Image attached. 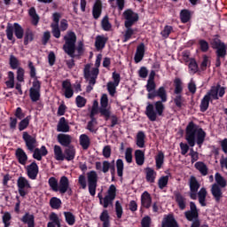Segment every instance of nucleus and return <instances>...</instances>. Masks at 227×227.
<instances>
[{"label": "nucleus", "instance_id": "obj_56", "mask_svg": "<svg viewBox=\"0 0 227 227\" xmlns=\"http://www.w3.org/2000/svg\"><path fill=\"white\" fill-rule=\"evenodd\" d=\"M50 205H51V208L58 209V208H59V207H61V200H59L56 197H53L50 200Z\"/></svg>", "mask_w": 227, "mask_h": 227}, {"label": "nucleus", "instance_id": "obj_14", "mask_svg": "<svg viewBox=\"0 0 227 227\" xmlns=\"http://www.w3.org/2000/svg\"><path fill=\"white\" fill-rule=\"evenodd\" d=\"M190 185V198L192 200H197L198 198V190L200 189V183L194 176H192L189 180Z\"/></svg>", "mask_w": 227, "mask_h": 227}, {"label": "nucleus", "instance_id": "obj_19", "mask_svg": "<svg viewBox=\"0 0 227 227\" xmlns=\"http://www.w3.org/2000/svg\"><path fill=\"white\" fill-rule=\"evenodd\" d=\"M50 222L47 223V227H61V218L58 214L52 212L49 215Z\"/></svg>", "mask_w": 227, "mask_h": 227}, {"label": "nucleus", "instance_id": "obj_46", "mask_svg": "<svg viewBox=\"0 0 227 227\" xmlns=\"http://www.w3.org/2000/svg\"><path fill=\"white\" fill-rule=\"evenodd\" d=\"M155 162H156V168L158 169H160L162 168V165L164 164V153L159 152L158 154L155 156Z\"/></svg>", "mask_w": 227, "mask_h": 227}, {"label": "nucleus", "instance_id": "obj_4", "mask_svg": "<svg viewBox=\"0 0 227 227\" xmlns=\"http://www.w3.org/2000/svg\"><path fill=\"white\" fill-rule=\"evenodd\" d=\"M65 44L63 45V50L66 54H68L70 58H74L75 54V42H77V36L74 32H67L64 36Z\"/></svg>", "mask_w": 227, "mask_h": 227}, {"label": "nucleus", "instance_id": "obj_40", "mask_svg": "<svg viewBox=\"0 0 227 227\" xmlns=\"http://www.w3.org/2000/svg\"><path fill=\"white\" fill-rule=\"evenodd\" d=\"M80 145L83 150H88L90 148V137L86 134H82L80 136Z\"/></svg>", "mask_w": 227, "mask_h": 227}, {"label": "nucleus", "instance_id": "obj_12", "mask_svg": "<svg viewBox=\"0 0 227 227\" xmlns=\"http://www.w3.org/2000/svg\"><path fill=\"white\" fill-rule=\"evenodd\" d=\"M40 88H42V83L35 78L29 90L32 102H38L40 100Z\"/></svg>", "mask_w": 227, "mask_h": 227}, {"label": "nucleus", "instance_id": "obj_50", "mask_svg": "<svg viewBox=\"0 0 227 227\" xmlns=\"http://www.w3.org/2000/svg\"><path fill=\"white\" fill-rule=\"evenodd\" d=\"M180 19L183 24H186V22L191 20V12H189V10L181 11Z\"/></svg>", "mask_w": 227, "mask_h": 227}, {"label": "nucleus", "instance_id": "obj_23", "mask_svg": "<svg viewBox=\"0 0 227 227\" xmlns=\"http://www.w3.org/2000/svg\"><path fill=\"white\" fill-rule=\"evenodd\" d=\"M176 198V203H177L178 207L180 210H185V207H187V199L182 195L180 192L175 193Z\"/></svg>", "mask_w": 227, "mask_h": 227}, {"label": "nucleus", "instance_id": "obj_60", "mask_svg": "<svg viewBox=\"0 0 227 227\" xmlns=\"http://www.w3.org/2000/svg\"><path fill=\"white\" fill-rule=\"evenodd\" d=\"M51 33L55 38H59L61 36V32L59 31V25L51 24Z\"/></svg>", "mask_w": 227, "mask_h": 227}, {"label": "nucleus", "instance_id": "obj_24", "mask_svg": "<svg viewBox=\"0 0 227 227\" xmlns=\"http://www.w3.org/2000/svg\"><path fill=\"white\" fill-rule=\"evenodd\" d=\"M107 40L108 38L106 35H98L95 41V47L97 51H102V49L106 47V43H107Z\"/></svg>", "mask_w": 227, "mask_h": 227}, {"label": "nucleus", "instance_id": "obj_61", "mask_svg": "<svg viewBox=\"0 0 227 227\" xmlns=\"http://www.w3.org/2000/svg\"><path fill=\"white\" fill-rule=\"evenodd\" d=\"M132 148L128 147L125 151V160L128 162V164H131L132 162Z\"/></svg>", "mask_w": 227, "mask_h": 227}, {"label": "nucleus", "instance_id": "obj_54", "mask_svg": "<svg viewBox=\"0 0 227 227\" xmlns=\"http://www.w3.org/2000/svg\"><path fill=\"white\" fill-rule=\"evenodd\" d=\"M101 26L104 31H111V23L109 22V18L106 16L102 21H101Z\"/></svg>", "mask_w": 227, "mask_h": 227}, {"label": "nucleus", "instance_id": "obj_53", "mask_svg": "<svg viewBox=\"0 0 227 227\" xmlns=\"http://www.w3.org/2000/svg\"><path fill=\"white\" fill-rule=\"evenodd\" d=\"M116 168H117L118 176H121V177L123 176V168H124L123 160L121 159L117 160Z\"/></svg>", "mask_w": 227, "mask_h": 227}, {"label": "nucleus", "instance_id": "obj_35", "mask_svg": "<svg viewBox=\"0 0 227 227\" xmlns=\"http://www.w3.org/2000/svg\"><path fill=\"white\" fill-rule=\"evenodd\" d=\"M53 153L56 160H65V153H63L61 146L54 145Z\"/></svg>", "mask_w": 227, "mask_h": 227}, {"label": "nucleus", "instance_id": "obj_25", "mask_svg": "<svg viewBox=\"0 0 227 227\" xmlns=\"http://www.w3.org/2000/svg\"><path fill=\"white\" fill-rule=\"evenodd\" d=\"M57 139L62 146H68L72 143V137L67 134H59Z\"/></svg>", "mask_w": 227, "mask_h": 227}, {"label": "nucleus", "instance_id": "obj_33", "mask_svg": "<svg viewBox=\"0 0 227 227\" xmlns=\"http://www.w3.org/2000/svg\"><path fill=\"white\" fill-rule=\"evenodd\" d=\"M141 203L142 206L145 207V208H150V207H152V197L150 196V193L145 192L142 194Z\"/></svg>", "mask_w": 227, "mask_h": 227}, {"label": "nucleus", "instance_id": "obj_17", "mask_svg": "<svg viewBox=\"0 0 227 227\" xmlns=\"http://www.w3.org/2000/svg\"><path fill=\"white\" fill-rule=\"evenodd\" d=\"M185 217L188 221L198 219V207L194 202H190V210L184 213Z\"/></svg>", "mask_w": 227, "mask_h": 227}, {"label": "nucleus", "instance_id": "obj_55", "mask_svg": "<svg viewBox=\"0 0 227 227\" xmlns=\"http://www.w3.org/2000/svg\"><path fill=\"white\" fill-rule=\"evenodd\" d=\"M111 168L114 169V160H113L112 163L107 160L103 161V173H107V171H109Z\"/></svg>", "mask_w": 227, "mask_h": 227}, {"label": "nucleus", "instance_id": "obj_18", "mask_svg": "<svg viewBox=\"0 0 227 227\" xmlns=\"http://www.w3.org/2000/svg\"><path fill=\"white\" fill-rule=\"evenodd\" d=\"M16 159L18 160L19 163L22 166H26L27 164V154L22 148H18L15 153Z\"/></svg>", "mask_w": 227, "mask_h": 227}, {"label": "nucleus", "instance_id": "obj_20", "mask_svg": "<svg viewBox=\"0 0 227 227\" xmlns=\"http://www.w3.org/2000/svg\"><path fill=\"white\" fill-rule=\"evenodd\" d=\"M62 90L66 98H72L74 97V89H72V83L68 81L63 82Z\"/></svg>", "mask_w": 227, "mask_h": 227}, {"label": "nucleus", "instance_id": "obj_2", "mask_svg": "<svg viewBox=\"0 0 227 227\" xmlns=\"http://www.w3.org/2000/svg\"><path fill=\"white\" fill-rule=\"evenodd\" d=\"M205 137H207V133L200 126L194 124V122H190L186 127V141L190 146L194 147V145H199L201 146L205 143Z\"/></svg>", "mask_w": 227, "mask_h": 227}, {"label": "nucleus", "instance_id": "obj_10", "mask_svg": "<svg viewBox=\"0 0 227 227\" xmlns=\"http://www.w3.org/2000/svg\"><path fill=\"white\" fill-rule=\"evenodd\" d=\"M17 185L18 192L22 197L26 196L29 191H31V184H29V181L24 176H20L18 178Z\"/></svg>", "mask_w": 227, "mask_h": 227}, {"label": "nucleus", "instance_id": "obj_58", "mask_svg": "<svg viewBox=\"0 0 227 227\" xmlns=\"http://www.w3.org/2000/svg\"><path fill=\"white\" fill-rule=\"evenodd\" d=\"M168 182H169V176H161L158 181V185L160 189H164V187L168 185Z\"/></svg>", "mask_w": 227, "mask_h": 227}, {"label": "nucleus", "instance_id": "obj_1", "mask_svg": "<svg viewBox=\"0 0 227 227\" xmlns=\"http://www.w3.org/2000/svg\"><path fill=\"white\" fill-rule=\"evenodd\" d=\"M156 95L160 98V101H156L154 106L152 103H147V106L145 108V115L150 121H156L158 116H162L165 109L163 102H168V92H166V89L164 87H160L156 90Z\"/></svg>", "mask_w": 227, "mask_h": 227}, {"label": "nucleus", "instance_id": "obj_47", "mask_svg": "<svg viewBox=\"0 0 227 227\" xmlns=\"http://www.w3.org/2000/svg\"><path fill=\"white\" fill-rule=\"evenodd\" d=\"M21 221L25 223V224H27V226H33L35 225V216L33 215L26 214Z\"/></svg>", "mask_w": 227, "mask_h": 227}, {"label": "nucleus", "instance_id": "obj_11", "mask_svg": "<svg viewBox=\"0 0 227 227\" xmlns=\"http://www.w3.org/2000/svg\"><path fill=\"white\" fill-rule=\"evenodd\" d=\"M87 180L89 185V192L90 196H95V194L97 193V182L98 180V176L97 175V172L92 170L87 173Z\"/></svg>", "mask_w": 227, "mask_h": 227}, {"label": "nucleus", "instance_id": "obj_59", "mask_svg": "<svg viewBox=\"0 0 227 227\" xmlns=\"http://www.w3.org/2000/svg\"><path fill=\"white\" fill-rule=\"evenodd\" d=\"M126 31L124 32V39L123 42H129V40H130V38H132V35H134V29L131 28V27H126Z\"/></svg>", "mask_w": 227, "mask_h": 227}, {"label": "nucleus", "instance_id": "obj_30", "mask_svg": "<svg viewBox=\"0 0 227 227\" xmlns=\"http://www.w3.org/2000/svg\"><path fill=\"white\" fill-rule=\"evenodd\" d=\"M154 79H155V73L152 72L150 74V76H149V79H148L147 84H146V90H147L148 93H152V91H155L156 85H155Z\"/></svg>", "mask_w": 227, "mask_h": 227}, {"label": "nucleus", "instance_id": "obj_37", "mask_svg": "<svg viewBox=\"0 0 227 227\" xmlns=\"http://www.w3.org/2000/svg\"><path fill=\"white\" fill-rule=\"evenodd\" d=\"M215 184L218 187H221L222 189H224V187H226L227 181L220 173H218V172L215 173Z\"/></svg>", "mask_w": 227, "mask_h": 227}, {"label": "nucleus", "instance_id": "obj_32", "mask_svg": "<svg viewBox=\"0 0 227 227\" xmlns=\"http://www.w3.org/2000/svg\"><path fill=\"white\" fill-rule=\"evenodd\" d=\"M64 156L66 160H74L75 159V147L68 146L64 151Z\"/></svg>", "mask_w": 227, "mask_h": 227}, {"label": "nucleus", "instance_id": "obj_28", "mask_svg": "<svg viewBox=\"0 0 227 227\" xmlns=\"http://www.w3.org/2000/svg\"><path fill=\"white\" fill-rule=\"evenodd\" d=\"M92 15L94 19H98L102 15V1L96 0L92 9Z\"/></svg>", "mask_w": 227, "mask_h": 227}, {"label": "nucleus", "instance_id": "obj_16", "mask_svg": "<svg viewBox=\"0 0 227 227\" xmlns=\"http://www.w3.org/2000/svg\"><path fill=\"white\" fill-rule=\"evenodd\" d=\"M27 171V175L30 180H36V176H38V165L36 162H32L30 165L25 167Z\"/></svg>", "mask_w": 227, "mask_h": 227}, {"label": "nucleus", "instance_id": "obj_43", "mask_svg": "<svg viewBox=\"0 0 227 227\" xmlns=\"http://www.w3.org/2000/svg\"><path fill=\"white\" fill-rule=\"evenodd\" d=\"M145 139H146V135H145V132L139 131L137 134V146L138 148H145Z\"/></svg>", "mask_w": 227, "mask_h": 227}, {"label": "nucleus", "instance_id": "obj_62", "mask_svg": "<svg viewBox=\"0 0 227 227\" xmlns=\"http://www.w3.org/2000/svg\"><path fill=\"white\" fill-rule=\"evenodd\" d=\"M13 31H15V25H8L6 28V35L8 40H13Z\"/></svg>", "mask_w": 227, "mask_h": 227}, {"label": "nucleus", "instance_id": "obj_49", "mask_svg": "<svg viewBox=\"0 0 227 227\" xmlns=\"http://www.w3.org/2000/svg\"><path fill=\"white\" fill-rule=\"evenodd\" d=\"M14 34L16 38L20 40L24 36V29L20 25H19V23H14Z\"/></svg>", "mask_w": 227, "mask_h": 227}, {"label": "nucleus", "instance_id": "obj_26", "mask_svg": "<svg viewBox=\"0 0 227 227\" xmlns=\"http://www.w3.org/2000/svg\"><path fill=\"white\" fill-rule=\"evenodd\" d=\"M101 223H103V227H111V217L109 216V212L107 209H104L99 215Z\"/></svg>", "mask_w": 227, "mask_h": 227}, {"label": "nucleus", "instance_id": "obj_34", "mask_svg": "<svg viewBox=\"0 0 227 227\" xmlns=\"http://www.w3.org/2000/svg\"><path fill=\"white\" fill-rule=\"evenodd\" d=\"M211 193L216 201H219L223 198V192L221 191V186H218L217 184H214L211 187Z\"/></svg>", "mask_w": 227, "mask_h": 227}, {"label": "nucleus", "instance_id": "obj_51", "mask_svg": "<svg viewBox=\"0 0 227 227\" xmlns=\"http://www.w3.org/2000/svg\"><path fill=\"white\" fill-rule=\"evenodd\" d=\"M175 84V90L174 93L176 95H180V93L183 91L184 88L182 87V80L179 78H176L174 82Z\"/></svg>", "mask_w": 227, "mask_h": 227}, {"label": "nucleus", "instance_id": "obj_8", "mask_svg": "<svg viewBox=\"0 0 227 227\" xmlns=\"http://www.w3.org/2000/svg\"><path fill=\"white\" fill-rule=\"evenodd\" d=\"M99 113L101 116L106 118V120H109V118H111V106H109V99L107 98V94H103L100 98Z\"/></svg>", "mask_w": 227, "mask_h": 227}, {"label": "nucleus", "instance_id": "obj_15", "mask_svg": "<svg viewBox=\"0 0 227 227\" xmlns=\"http://www.w3.org/2000/svg\"><path fill=\"white\" fill-rule=\"evenodd\" d=\"M113 79L114 82H109L107 83V90L112 97H114V93H116V88H118V85L120 84V74L114 72Z\"/></svg>", "mask_w": 227, "mask_h": 227}, {"label": "nucleus", "instance_id": "obj_27", "mask_svg": "<svg viewBox=\"0 0 227 227\" xmlns=\"http://www.w3.org/2000/svg\"><path fill=\"white\" fill-rule=\"evenodd\" d=\"M145 58V43H141L137 47V51L135 54V62L139 63Z\"/></svg>", "mask_w": 227, "mask_h": 227}, {"label": "nucleus", "instance_id": "obj_63", "mask_svg": "<svg viewBox=\"0 0 227 227\" xmlns=\"http://www.w3.org/2000/svg\"><path fill=\"white\" fill-rule=\"evenodd\" d=\"M12 220V215L8 212H5L3 215V223L4 224V227L10 226V221Z\"/></svg>", "mask_w": 227, "mask_h": 227}, {"label": "nucleus", "instance_id": "obj_41", "mask_svg": "<svg viewBox=\"0 0 227 227\" xmlns=\"http://www.w3.org/2000/svg\"><path fill=\"white\" fill-rule=\"evenodd\" d=\"M29 121H31V116L28 115L26 118L22 119L19 124H18V129L20 132H22V130H26L27 127H29Z\"/></svg>", "mask_w": 227, "mask_h": 227}, {"label": "nucleus", "instance_id": "obj_21", "mask_svg": "<svg viewBox=\"0 0 227 227\" xmlns=\"http://www.w3.org/2000/svg\"><path fill=\"white\" fill-rule=\"evenodd\" d=\"M68 187H70V183L68 181V177L62 176L59 183V192L60 194H65L67 191H68Z\"/></svg>", "mask_w": 227, "mask_h": 227}, {"label": "nucleus", "instance_id": "obj_29", "mask_svg": "<svg viewBox=\"0 0 227 227\" xmlns=\"http://www.w3.org/2000/svg\"><path fill=\"white\" fill-rule=\"evenodd\" d=\"M58 132H69L70 131V126H68V122H67V120L65 117L60 118L58 126H57Z\"/></svg>", "mask_w": 227, "mask_h": 227}, {"label": "nucleus", "instance_id": "obj_42", "mask_svg": "<svg viewBox=\"0 0 227 227\" xmlns=\"http://www.w3.org/2000/svg\"><path fill=\"white\" fill-rule=\"evenodd\" d=\"M199 197V203L201 205V207H206L207 203H205L207 200V189L201 188L198 192Z\"/></svg>", "mask_w": 227, "mask_h": 227}, {"label": "nucleus", "instance_id": "obj_3", "mask_svg": "<svg viewBox=\"0 0 227 227\" xmlns=\"http://www.w3.org/2000/svg\"><path fill=\"white\" fill-rule=\"evenodd\" d=\"M226 93V89L221 85L212 86L211 89L207 92L204 98L200 101V111L205 113L208 109L210 102L213 100H219V97H224Z\"/></svg>", "mask_w": 227, "mask_h": 227}, {"label": "nucleus", "instance_id": "obj_48", "mask_svg": "<svg viewBox=\"0 0 227 227\" xmlns=\"http://www.w3.org/2000/svg\"><path fill=\"white\" fill-rule=\"evenodd\" d=\"M65 219L69 226H74L75 224V215L70 212H64Z\"/></svg>", "mask_w": 227, "mask_h": 227}, {"label": "nucleus", "instance_id": "obj_52", "mask_svg": "<svg viewBox=\"0 0 227 227\" xmlns=\"http://www.w3.org/2000/svg\"><path fill=\"white\" fill-rule=\"evenodd\" d=\"M87 129L90 132H97V130H98L97 128V120L95 118H91V121L88 122Z\"/></svg>", "mask_w": 227, "mask_h": 227}, {"label": "nucleus", "instance_id": "obj_39", "mask_svg": "<svg viewBox=\"0 0 227 227\" xmlns=\"http://www.w3.org/2000/svg\"><path fill=\"white\" fill-rule=\"evenodd\" d=\"M135 160L137 166H143L145 164V152L141 150L135 151Z\"/></svg>", "mask_w": 227, "mask_h": 227}, {"label": "nucleus", "instance_id": "obj_45", "mask_svg": "<svg viewBox=\"0 0 227 227\" xmlns=\"http://www.w3.org/2000/svg\"><path fill=\"white\" fill-rule=\"evenodd\" d=\"M174 104L179 108L185 107V99L178 94L174 98Z\"/></svg>", "mask_w": 227, "mask_h": 227}, {"label": "nucleus", "instance_id": "obj_6", "mask_svg": "<svg viewBox=\"0 0 227 227\" xmlns=\"http://www.w3.org/2000/svg\"><path fill=\"white\" fill-rule=\"evenodd\" d=\"M114 198H116V186L111 184L107 191V194L104 198L99 197L100 204L103 205L104 208H107L109 205H113Z\"/></svg>", "mask_w": 227, "mask_h": 227}, {"label": "nucleus", "instance_id": "obj_38", "mask_svg": "<svg viewBox=\"0 0 227 227\" xmlns=\"http://www.w3.org/2000/svg\"><path fill=\"white\" fill-rule=\"evenodd\" d=\"M28 15L31 17L33 26H38V22H40V17L36 13V9H35V7H31L29 9Z\"/></svg>", "mask_w": 227, "mask_h": 227}, {"label": "nucleus", "instance_id": "obj_57", "mask_svg": "<svg viewBox=\"0 0 227 227\" xmlns=\"http://www.w3.org/2000/svg\"><path fill=\"white\" fill-rule=\"evenodd\" d=\"M48 182L52 191H55V192H58L59 187V185H58V180L55 177H51Z\"/></svg>", "mask_w": 227, "mask_h": 227}, {"label": "nucleus", "instance_id": "obj_64", "mask_svg": "<svg viewBox=\"0 0 227 227\" xmlns=\"http://www.w3.org/2000/svg\"><path fill=\"white\" fill-rule=\"evenodd\" d=\"M77 107H84L86 106V98L82 96H77L75 98Z\"/></svg>", "mask_w": 227, "mask_h": 227}, {"label": "nucleus", "instance_id": "obj_31", "mask_svg": "<svg viewBox=\"0 0 227 227\" xmlns=\"http://www.w3.org/2000/svg\"><path fill=\"white\" fill-rule=\"evenodd\" d=\"M161 227H178V223H176L173 216L168 215L164 217Z\"/></svg>", "mask_w": 227, "mask_h": 227}, {"label": "nucleus", "instance_id": "obj_9", "mask_svg": "<svg viewBox=\"0 0 227 227\" xmlns=\"http://www.w3.org/2000/svg\"><path fill=\"white\" fill-rule=\"evenodd\" d=\"M122 15L125 19V27H132V25L139 20V14L132 11V9L126 10Z\"/></svg>", "mask_w": 227, "mask_h": 227}, {"label": "nucleus", "instance_id": "obj_5", "mask_svg": "<svg viewBox=\"0 0 227 227\" xmlns=\"http://www.w3.org/2000/svg\"><path fill=\"white\" fill-rule=\"evenodd\" d=\"M99 70L93 67V64H87L83 69L84 78L90 84H96L97 78L98 77Z\"/></svg>", "mask_w": 227, "mask_h": 227}, {"label": "nucleus", "instance_id": "obj_36", "mask_svg": "<svg viewBox=\"0 0 227 227\" xmlns=\"http://www.w3.org/2000/svg\"><path fill=\"white\" fill-rule=\"evenodd\" d=\"M145 173L146 181L149 182V184H154L155 178H157V172H155V170L153 168H147Z\"/></svg>", "mask_w": 227, "mask_h": 227}, {"label": "nucleus", "instance_id": "obj_7", "mask_svg": "<svg viewBox=\"0 0 227 227\" xmlns=\"http://www.w3.org/2000/svg\"><path fill=\"white\" fill-rule=\"evenodd\" d=\"M211 43L214 49H216L217 59L215 65L216 67H221V58L226 56V45L219 39H215Z\"/></svg>", "mask_w": 227, "mask_h": 227}, {"label": "nucleus", "instance_id": "obj_44", "mask_svg": "<svg viewBox=\"0 0 227 227\" xmlns=\"http://www.w3.org/2000/svg\"><path fill=\"white\" fill-rule=\"evenodd\" d=\"M195 168L198 169V171H200V173H201V175H203V176H207L208 174V168H207V165L201 161L195 163Z\"/></svg>", "mask_w": 227, "mask_h": 227}, {"label": "nucleus", "instance_id": "obj_22", "mask_svg": "<svg viewBox=\"0 0 227 227\" xmlns=\"http://www.w3.org/2000/svg\"><path fill=\"white\" fill-rule=\"evenodd\" d=\"M49 153L45 145H43L41 148H35L33 157L36 160H42L43 157H45Z\"/></svg>", "mask_w": 227, "mask_h": 227}, {"label": "nucleus", "instance_id": "obj_13", "mask_svg": "<svg viewBox=\"0 0 227 227\" xmlns=\"http://www.w3.org/2000/svg\"><path fill=\"white\" fill-rule=\"evenodd\" d=\"M25 145L29 152H35V148L37 146L36 137L29 135L27 132H23L22 135Z\"/></svg>", "mask_w": 227, "mask_h": 227}]
</instances>
